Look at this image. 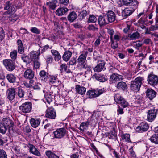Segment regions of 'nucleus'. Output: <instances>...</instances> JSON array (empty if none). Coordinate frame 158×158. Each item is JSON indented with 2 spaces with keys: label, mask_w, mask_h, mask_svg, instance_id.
Instances as JSON below:
<instances>
[{
  "label": "nucleus",
  "mask_w": 158,
  "mask_h": 158,
  "mask_svg": "<svg viewBox=\"0 0 158 158\" xmlns=\"http://www.w3.org/2000/svg\"><path fill=\"white\" fill-rule=\"evenodd\" d=\"M67 65L65 64H62L60 66V70L62 71H67Z\"/></svg>",
  "instance_id": "nucleus-60"
},
{
  "label": "nucleus",
  "mask_w": 158,
  "mask_h": 158,
  "mask_svg": "<svg viewBox=\"0 0 158 158\" xmlns=\"http://www.w3.org/2000/svg\"><path fill=\"white\" fill-rule=\"evenodd\" d=\"M40 54V51L39 49L37 51H31L29 54L30 59L31 61H34L37 60L38 59L39 56Z\"/></svg>",
  "instance_id": "nucleus-16"
},
{
  "label": "nucleus",
  "mask_w": 158,
  "mask_h": 158,
  "mask_svg": "<svg viewBox=\"0 0 158 158\" xmlns=\"http://www.w3.org/2000/svg\"><path fill=\"white\" fill-rule=\"evenodd\" d=\"M51 53L54 56V59L56 61H58L61 59V56L58 51L52 49L51 50Z\"/></svg>",
  "instance_id": "nucleus-22"
},
{
  "label": "nucleus",
  "mask_w": 158,
  "mask_h": 158,
  "mask_svg": "<svg viewBox=\"0 0 158 158\" xmlns=\"http://www.w3.org/2000/svg\"><path fill=\"white\" fill-rule=\"evenodd\" d=\"M10 56L11 59L15 60L17 57V52L16 50H14L11 52Z\"/></svg>",
  "instance_id": "nucleus-47"
},
{
  "label": "nucleus",
  "mask_w": 158,
  "mask_h": 158,
  "mask_svg": "<svg viewBox=\"0 0 158 158\" xmlns=\"http://www.w3.org/2000/svg\"><path fill=\"white\" fill-rule=\"evenodd\" d=\"M56 116L55 111L52 107L49 108L47 109L46 114V117L54 119Z\"/></svg>",
  "instance_id": "nucleus-14"
},
{
  "label": "nucleus",
  "mask_w": 158,
  "mask_h": 158,
  "mask_svg": "<svg viewBox=\"0 0 158 158\" xmlns=\"http://www.w3.org/2000/svg\"><path fill=\"white\" fill-rule=\"evenodd\" d=\"M151 141L156 144H158V135L154 134L150 138Z\"/></svg>",
  "instance_id": "nucleus-40"
},
{
  "label": "nucleus",
  "mask_w": 158,
  "mask_h": 158,
  "mask_svg": "<svg viewBox=\"0 0 158 158\" xmlns=\"http://www.w3.org/2000/svg\"><path fill=\"white\" fill-rule=\"evenodd\" d=\"M56 3L57 2L56 1L52 0L47 2L46 3V5L49 8L54 10L55 9Z\"/></svg>",
  "instance_id": "nucleus-30"
},
{
  "label": "nucleus",
  "mask_w": 158,
  "mask_h": 158,
  "mask_svg": "<svg viewBox=\"0 0 158 158\" xmlns=\"http://www.w3.org/2000/svg\"><path fill=\"white\" fill-rule=\"evenodd\" d=\"M108 33L110 35V39L112 38V37L113 36L114 34V31L113 30L111 29H108Z\"/></svg>",
  "instance_id": "nucleus-58"
},
{
  "label": "nucleus",
  "mask_w": 158,
  "mask_h": 158,
  "mask_svg": "<svg viewBox=\"0 0 158 158\" xmlns=\"http://www.w3.org/2000/svg\"><path fill=\"white\" fill-rule=\"evenodd\" d=\"M115 101L118 103L123 99V98L118 94H116L115 95L114 97Z\"/></svg>",
  "instance_id": "nucleus-45"
},
{
  "label": "nucleus",
  "mask_w": 158,
  "mask_h": 158,
  "mask_svg": "<svg viewBox=\"0 0 158 158\" xmlns=\"http://www.w3.org/2000/svg\"><path fill=\"white\" fill-rule=\"evenodd\" d=\"M7 129H8L7 128V127H6L2 124L0 126V133L2 134H5Z\"/></svg>",
  "instance_id": "nucleus-46"
},
{
  "label": "nucleus",
  "mask_w": 158,
  "mask_h": 158,
  "mask_svg": "<svg viewBox=\"0 0 158 158\" xmlns=\"http://www.w3.org/2000/svg\"><path fill=\"white\" fill-rule=\"evenodd\" d=\"M18 52L20 54H22L24 52V49L23 45L18 47Z\"/></svg>",
  "instance_id": "nucleus-56"
},
{
  "label": "nucleus",
  "mask_w": 158,
  "mask_h": 158,
  "mask_svg": "<svg viewBox=\"0 0 158 158\" xmlns=\"http://www.w3.org/2000/svg\"><path fill=\"white\" fill-rule=\"evenodd\" d=\"M2 124L6 127H7L9 131L13 130L14 124L12 121L9 119L8 118H3Z\"/></svg>",
  "instance_id": "nucleus-10"
},
{
  "label": "nucleus",
  "mask_w": 158,
  "mask_h": 158,
  "mask_svg": "<svg viewBox=\"0 0 158 158\" xmlns=\"http://www.w3.org/2000/svg\"><path fill=\"white\" fill-rule=\"evenodd\" d=\"M77 17V15L75 12L73 11L69 14L68 15L67 19L70 22H72L74 21Z\"/></svg>",
  "instance_id": "nucleus-26"
},
{
  "label": "nucleus",
  "mask_w": 158,
  "mask_h": 158,
  "mask_svg": "<svg viewBox=\"0 0 158 158\" xmlns=\"http://www.w3.org/2000/svg\"><path fill=\"white\" fill-rule=\"evenodd\" d=\"M16 6L14 4H12L10 1H8L6 2L4 7L5 10H9L11 12H15L16 11Z\"/></svg>",
  "instance_id": "nucleus-15"
},
{
  "label": "nucleus",
  "mask_w": 158,
  "mask_h": 158,
  "mask_svg": "<svg viewBox=\"0 0 158 158\" xmlns=\"http://www.w3.org/2000/svg\"><path fill=\"white\" fill-rule=\"evenodd\" d=\"M89 125V122L87 121L85 122H83L81 123L80 126V130L82 131H84L85 130H86Z\"/></svg>",
  "instance_id": "nucleus-33"
},
{
  "label": "nucleus",
  "mask_w": 158,
  "mask_h": 158,
  "mask_svg": "<svg viewBox=\"0 0 158 158\" xmlns=\"http://www.w3.org/2000/svg\"><path fill=\"white\" fill-rule=\"evenodd\" d=\"M17 94L18 97L20 98H22L23 97L24 95V92L22 89L19 88L18 89Z\"/></svg>",
  "instance_id": "nucleus-52"
},
{
  "label": "nucleus",
  "mask_w": 158,
  "mask_h": 158,
  "mask_svg": "<svg viewBox=\"0 0 158 158\" xmlns=\"http://www.w3.org/2000/svg\"><path fill=\"white\" fill-rule=\"evenodd\" d=\"M29 148L30 153L37 156H41V154L39 152L34 145L30 144Z\"/></svg>",
  "instance_id": "nucleus-18"
},
{
  "label": "nucleus",
  "mask_w": 158,
  "mask_h": 158,
  "mask_svg": "<svg viewBox=\"0 0 158 158\" xmlns=\"http://www.w3.org/2000/svg\"><path fill=\"white\" fill-rule=\"evenodd\" d=\"M48 81L50 84H54L55 86H58L61 84V82L59 80L57 75H49L48 77Z\"/></svg>",
  "instance_id": "nucleus-8"
},
{
  "label": "nucleus",
  "mask_w": 158,
  "mask_h": 158,
  "mask_svg": "<svg viewBox=\"0 0 158 158\" xmlns=\"http://www.w3.org/2000/svg\"><path fill=\"white\" fill-rule=\"evenodd\" d=\"M98 23L100 26L105 25L109 23L106 15H101L99 16Z\"/></svg>",
  "instance_id": "nucleus-12"
},
{
  "label": "nucleus",
  "mask_w": 158,
  "mask_h": 158,
  "mask_svg": "<svg viewBox=\"0 0 158 158\" xmlns=\"http://www.w3.org/2000/svg\"><path fill=\"white\" fill-rule=\"evenodd\" d=\"M88 28L90 30L95 31L97 30L98 29L95 27L93 25H90L88 27Z\"/></svg>",
  "instance_id": "nucleus-63"
},
{
  "label": "nucleus",
  "mask_w": 158,
  "mask_h": 158,
  "mask_svg": "<svg viewBox=\"0 0 158 158\" xmlns=\"http://www.w3.org/2000/svg\"><path fill=\"white\" fill-rule=\"evenodd\" d=\"M97 20V19L94 15H91L89 18L88 22L90 23H94L96 22Z\"/></svg>",
  "instance_id": "nucleus-44"
},
{
  "label": "nucleus",
  "mask_w": 158,
  "mask_h": 158,
  "mask_svg": "<svg viewBox=\"0 0 158 158\" xmlns=\"http://www.w3.org/2000/svg\"><path fill=\"white\" fill-rule=\"evenodd\" d=\"M118 104L123 108L126 107L129 105L128 103L123 98L122 99Z\"/></svg>",
  "instance_id": "nucleus-42"
},
{
  "label": "nucleus",
  "mask_w": 158,
  "mask_h": 158,
  "mask_svg": "<svg viewBox=\"0 0 158 158\" xmlns=\"http://www.w3.org/2000/svg\"><path fill=\"white\" fill-rule=\"evenodd\" d=\"M156 92L153 90L151 89H148L146 91V95L150 100L152 99L156 96Z\"/></svg>",
  "instance_id": "nucleus-21"
},
{
  "label": "nucleus",
  "mask_w": 158,
  "mask_h": 158,
  "mask_svg": "<svg viewBox=\"0 0 158 158\" xmlns=\"http://www.w3.org/2000/svg\"><path fill=\"white\" fill-rule=\"evenodd\" d=\"M132 13V11L130 9L126 8L122 11V15L125 18L130 15Z\"/></svg>",
  "instance_id": "nucleus-37"
},
{
  "label": "nucleus",
  "mask_w": 158,
  "mask_h": 158,
  "mask_svg": "<svg viewBox=\"0 0 158 158\" xmlns=\"http://www.w3.org/2000/svg\"><path fill=\"white\" fill-rule=\"evenodd\" d=\"M105 63L103 61H99L97 65L94 68L95 72H99L102 70L104 68Z\"/></svg>",
  "instance_id": "nucleus-23"
},
{
  "label": "nucleus",
  "mask_w": 158,
  "mask_h": 158,
  "mask_svg": "<svg viewBox=\"0 0 158 158\" xmlns=\"http://www.w3.org/2000/svg\"><path fill=\"white\" fill-rule=\"evenodd\" d=\"M68 9L66 7H63L58 8L56 11V14L58 16L63 15L66 14Z\"/></svg>",
  "instance_id": "nucleus-19"
},
{
  "label": "nucleus",
  "mask_w": 158,
  "mask_h": 158,
  "mask_svg": "<svg viewBox=\"0 0 158 158\" xmlns=\"http://www.w3.org/2000/svg\"><path fill=\"white\" fill-rule=\"evenodd\" d=\"M115 3L116 5L118 6H121L124 4L123 0H116Z\"/></svg>",
  "instance_id": "nucleus-55"
},
{
  "label": "nucleus",
  "mask_w": 158,
  "mask_h": 158,
  "mask_svg": "<svg viewBox=\"0 0 158 158\" xmlns=\"http://www.w3.org/2000/svg\"><path fill=\"white\" fill-rule=\"evenodd\" d=\"M53 95L50 93H46L45 94V102L46 101L48 103H50L52 101Z\"/></svg>",
  "instance_id": "nucleus-32"
},
{
  "label": "nucleus",
  "mask_w": 158,
  "mask_h": 158,
  "mask_svg": "<svg viewBox=\"0 0 158 158\" xmlns=\"http://www.w3.org/2000/svg\"><path fill=\"white\" fill-rule=\"evenodd\" d=\"M86 69H87V71H85V77L89 78L91 76V68L89 66H88L87 68Z\"/></svg>",
  "instance_id": "nucleus-43"
},
{
  "label": "nucleus",
  "mask_w": 158,
  "mask_h": 158,
  "mask_svg": "<svg viewBox=\"0 0 158 158\" xmlns=\"http://www.w3.org/2000/svg\"><path fill=\"white\" fill-rule=\"evenodd\" d=\"M31 103L26 102L22 104L19 107V110L22 112L27 113H29L31 109Z\"/></svg>",
  "instance_id": "nucleus-4"
},
{
  "label": "nucleus",
  "mask_w": 158,
  "mask_h": 158,
  "mask_svg": "<svg viewBox=\"0 0 158 158\" xmlns=\"http://www.w3.org/2000/svg\"><path fill=\"white\" fill-rule=\"evenodd\" d=\"M21 58L24 62L27 63L30 62L29 57L27 56L23 55L22 56Z\"/></svg>",
  "instance_id": "nucleus-51"
},
{
  "label": "nucleus",
  "mask_w": 158,
  "mask_h": 158,
  "mask_svg": "<svg viewBox=\"0 0 158 158\" xmlns=\"http://www.w3.org/2000/svg\"><path fill=\"white\" fill-rule=\"evenodd\" d=\"M6 95L8 99L10 101H12L15 98V90L14 88H10L6 91Z\"/></svg>",
  "instance_id": "nucleus-13"
},
{
  "label": "nucleus",
  "mask_w": 158,
  "mask_h": 158,
  "mask_svg": "<svg viewBox=\"0 0 158 158\" xmlns=\"http://www.w3.org/2000/svg\"><path fill=\"white\" fill-rule=\"evenodd\" d=\"M158 110L153 108L149 110L148 112L147 119L149 122H152L156 117Z\"/></svg>",
  "instance_id": "nucleus-5"
},
{
  "label": "nucleus",
  "mask_w": 158,
  "mask_h": 158,
  "mask_svg": "<svg viewBox=\"0 0 158 158\" xmlns=\"http://www.w3.org/2000/svg\"><path fill=\"white\" fill-rule=\"evenodd\" d=\"M46 155L48 158H59V156L50 151L48 150L45 152Z\"/></svg>",
  "instance_id": "nucleus-34"
},
{
  "label": "nucleus",
  "mask_w": 158,
  "mask_h": 158,
  "mask_svg": "<svg viewBox=\"0 0 158 158\" xmlns=\"http://www.w3.org/2000/svg\"><path fill=\"white\" fill-rule=\"evenodd\" d=\"M87 54V52H85L84 53L81 55L77 60V61L78 63L77 66L81 68L86 69L88 67V65L85 63Z\"/></svg>",
  "instance_id": "nucleus-2"
},
{
  "label": "nucleus",
  "mask_w": 158,
  "mask_h": 158,
  "mask_svg": "<svg viewBox=\"0 0 158 158\" xmlns=\"http://www.w3.org/2000/svg\"><path fill=\"white\" fill-rule=\"evenodd\" d=\"M31 86H33V88L35 89L39 90L40 89V84H37L34 85H31Z\"/></svg>",
  "instance_id": "nucleus-64"
},
{
  "label": "nucleus",
  "mask_w": 158,
  "mask_h": 158,
  "mask_svg": "<svg viewBox=\"0 0 158 158\" xmlns=\"http://www.w3.org/2000/svg\"><path fill=\"white\" fill-rule=\"evenodd\" d=\"M39 74L40 76L41 79L42 80H44L48 76V73H46L44 70H42L40 72Z\"/></svg>",
  "instance_id": "nucleus-41"
},
{
  "label": "nucleus",
  "mask_w": 158,
  "mask_h": 158,
  "mask_svg": "<svg viewBox=\"0 0 158 158\" xmlns=\"http://www.w3.org/2000/svg\"><path fill=\"white\" fill-rule=\"evenodd\" d=\"M0 158H7V155L5 151L0 149Z\"/></svg>",
  "instance_id": "nucleus-49"
},
{
  "label": "nucleus",
  "mask_w": 158,
  "mask_h": 158,
  "mask_svg": "<svg viewBox=\"0 0 158 158\" xmlns=\"http://www.w3.org/2000/svg\"><path fill=\"white\" fill-rule=\"evenodd\" d=\"M75 89L76 92L81 95L85 94L86 91V89L85 87L78 85L76 86Z\"/></svg>",
  "instance_id": "nucleus-24"
},
{
  "label": "nucleus",
  "mask_w": 158,
  "mask_h": 158,
  "mask_svg": "<svg viewBox=\"0 0 158 158\" xmlns=\"http://www.w3.org/2000/svg\"><path fill=\"white\" fill-rule=\"evenodd\" d=\"M31 126L34 128H36L40 125V119H35L31 118L30 121Z\"/></svg>",
  "instance_id": "nucleus-25"
},
{
  "label": "nucleus",
  "mask_w": 158,
  "mask_h": 158,
  "mask_svg": "<svg viewBox=\"0 0 158 158\" xmlns=\"http://www.w3.org/2000/svg\"><path fill=\"white\" fill-rule=\"evenodd\" d=\"M106 89H105L104 88L98 89L95 90L97 94V97L104 93L106 91Z\"/></svg>",
  "instance_id": "nucleus-48"
},
{
  "label": "nucleus",
  "mask_w": 158,
  "mask_h": 158,
  "mask_svg": "<svg viewBox=\"0 0 158 158\" xmlns=\"http://www.w3.org/2000/svg\"><path fill=\"white\" fill-rule=\"evenodd\" d=\"M40 66V63L38 61V60L34 61V66L36 69L39 68Z\"/></svg>",
  "instance_id": "nucleus-59"
},
{
  "label": "nucleus",
  "mask_w": 158,
  "mask_h": 158,
  "mask_svg": "<svg viewBox=\"0 0 158 158\" xmlns=\"http://www.w3.org/2000/svg\"><path fill=\"white\" fill-rule=\"evenodd\" d=\"M111 47L114 49L117 48L118 46V44L117 43L118 42L115 41L114 40H111Z\"/></svg>",
  "instance_id": "nucleus-53"
},
{
  "label": "nucleus",
  "mask_w": 158,
  "mask_h": 158,
  "mask_svg": "<svg viewBox=\"0 0 158 158\" xmlns=\"http://www.w3.org/2000/svg\"><path fill=\"white\" fill-rule=\"evenodd\" d=\"M123 79L122 76L117 73H113L110 76V83H116L118 81H121Z\"/></svg>",
  "instance_id": "nucleus-9"
},
{
  "label": "nucleus",
  "mask_w": 158,
  "mask_h": 158,
  "mask_svg": "<svg viewBox=\"0 0 158 158\" xmlns=\"http://www.w3.org/2000/svg\"><path fill=\"white\" fill-rule=\"evenodd\" d=\"M31 30L32 32L36 34H39L40 31V30L35 27L31 28Z\"/></svg>",
  "instance_id": "nucleus-54"
},
{
  "label": "nucleus",
  "mask_w": 158,
  "mask_h": 158,
  "mask_svg": "<svg viewBox=\"0 0 158 158\" xmlns=\"http://www.w3.org/2000/svg\"><path fill=\"white\" fill-rule=\"evenodd\" d=\"M121 136L122 140L123 141L127 142H130V141L129 134H121Z\"/></svg>",
  "instance_id": "nucleus-39"
},
{
  "label": "nucleus",
  "mask_w": 158,
  "mask_h": 158,
  "mask_svg": "<svg viewBox=\"0 0 158 158\" xmlns=\"http://www.w3.org/2000/svg\"><path fill=\"white\" fill-rule=\"evenodd\" d=\"M66 132V130L64 128L57 129L53 132L54 137L58 139L63 138L65 135Z\"/></svg>",
  "instance_id": "nucleus-3"
},
{
  "label": "nucleus",
  "mask_w": 158,
  "mask_h": 158,
  "mask_svg": "<svg viewBox=\"0 0 158 158\" xmlns=\"http://www.w3.org/2000/svg\"><path fill=\"white\" fill-rule=\"evenodd\" d=\"M72 55V52L69 51H66L63 55L62 58L65 61H68L70 59Z\"/></svg>",
  "instance_id": "nucleus-29"
},
{
  "label": "nucleus",
  "mask_w": 158,
  "mask_h": 158,
  "mask_svg": "<svg viewBox=\"0 0 158 158\" xmlns=\"http://www.w3.org/2000/svg\"><path fill=\"white\" fill-rule=\"evenodd\" d=\"M4 37V34L3 30H2L0 32V42L3 39Z\"/></svg>",
  "instance_id": "nucleus-62"
},
{
  "label": "nucleus",
  "mask_w": 158,
  "mask_h": 158,
  "mask_svg": "<svg viewBox=\"0 0 158 158\" xmlns=\"http://www.w3.org/2000/svg\"><path fill=\"white\" fill-rule=\"evenodd\" d=\"M3 64L7 70L10 71H13L15 69L14 62L10 59L3 60Z\"/></svg>",
  "instance_id": "nucleus-6"
},
{
  "label": "nucleus",
  "mask_w": 158,
  "mask_h": 158,
  "mask_svg": "<svg viewBox=\"0 0 158 158\" xmlns=\"http://www.w3.org/2000/svg\"><path fill=\"white\" fill-rule=\"evenodd\" d=\"M149 127L148 124L142 122L136 129V131L138 132H143L147 131Z\"/></svg>",
  "instance_id": "nucleus-11"
},
{
  "label": "nucleus",
  "mask_w": 158,
  "mask_h": 158,
  "mask_svg": "<svg viewBox=\"0 0 158 158\" xmlns=\"http://www.w3.org/2000/svg\"><path fill=\"white\" fill-rule=\"evenodd\" d=\"M143 77H137L134 81L130 83V88L131 90L135 92H137L140 89L142 81L143 80Z\"/></svg>",
  "instance_id": "nucleus-1"
},
{
  "label": "nucleus",
  "mask_w": 158,
  "mask_h": 158,
  "mask_svg": "<svg viewBox=\"0 0 158 158\" xmlns=\"http://www.w3.org/2000/svg\"><path fill=\"white\" fill-rule=\"evenodd\" d=\"M94 76L95 78L100 82H104L107 80L105 76L102 74H96Z\"/></svg>",
  "instance_id": "nucleus-28"
},
{
  "label": "nucleus",
  "mask_w": 158,
  "mask_h": 158,
  "mask_svg": "<svg viewBox=\"0 0 158 158\" xmlns=\"http://www.w3.org/2000/svg\"><path fill=\"white\" fill-rule=\"evenodd\" d=\"M69 0H59V3L60 4L67 5L69 3Z\"/></svg>",
  "instance_id": "nucleus-57"
},
{
  "label": "nucleus",
  "mask_w": 158,
  "mask_h": 158,
  "mask_svg": "<svg viewBox=\"0 0 158 158\" xmlns=\"http://www.w3.org/2000/svg\"><path fill=\"white\" fill-rule=\"evenodd\" d=\"M125 77L128 79H130L132 77L131 74L129 71H128L126 73H125Z\"/></svg>",
  "instance_id": "nucleus-61"
},
{
  "label": "nucleus",
  "mask_w": 158,
  "mask_h": 158,
  "mask_svg": "<svg viewBox=\"0 0 158 158\" xmlns=\"http://www.w3.org/2000/svg\"><path fill=\"white\" fill-rule=\"evenodd\" d=\"M24 76L26 78L32 79L34 77L33 72L31 69H27L24 73Z\"/></svg>",
  "instance_id": "nucleus-20"
},
{
  "label": "nucleus",
  "mask_w": 158,
  "mask_h": 158,
  "mask_svg": "<svg viewBox=\"0 0 158 158\" xmlns=\"http://www.w3.org/2000/svg\"><path fill=\"white\" fill-rule=\"evenodd\" d=\"M121 37V34L119 32H117L114 34V35L110 39L111 40H114L115 41L118 42L120 40Z\"/></svg>",
  "instance_id": "nucleus-38"
},
{
  "label": "nucleus",
  "mask_w": 158,
  "mask_h": 158,
  "mask_svg": "<svg viewBox=\"0 0 158 158\" xmlns=\"http://www.w3.org/2000/svg\"><path fill=\"white\" fill-rule=\"evenodd\" d=\"M109 23H111L115 21L116 15L112 11H109L106 14Z\"/></svg>",
  "instance_id": "nucleus-17"
},
{
  "label": "nucleus",
  "mask_w": 158,
  "mask_h": 158,
  "mask_svg": "<svg viewBox=\"0 0 158 158\" xmlns=\"http://www.w3.org/2000/svg\"><path fill=\"white\" fill-rule=\"evenodd\" d=\"M147 81L148 84L155 86L158 84V77L156 75L150 74L148 76Z\"/></svg>",
  "instance_id": "nucleus-7"
},
{
  "label": "nucleus",
  "mask_w": 158,
  "mask_h": 158,
  "mask_svg": "<svg viewBox=\"0 0 158 158\" xmlns=\"http://www.w3.org/2000/svg\"><path fill=\"white\" fill-rule=\"evenodd\" d=\"M140 35V34L138 32H134L132 34L128 35V36L130 38V40H135L138 39Z\"/></svg>",
  "instance_id": "nucleus-35"
},
{
  "label": "nucleus",
  "mask_w": 158,
  "mask_h": 158,
  "mask_svg": "<svg viewBox=\"0 0 158 158\" xmlns=\"http://www.w3.org/2000/svg\"><path fill=\"white\" fill-rule=\"evenodd\" d=\"M87 95L89 98H92L97 97L95 90H89L87 92Z\"/></svg>",
  "instance_id": "nucleus-31"
},
{
  "label": "nucleus",
  "mask_w": 158,
  "mask_h": 158,
  "mask_svg": "<svg viewBox=\"0 0 158 158\" xmlns=\"http://www.w3.org/2000/svg\"><path fill=\"white\" fill-rule=\"evenodd\" d=\"M6 78L10 83H15L16 77L12 74H8L6 76Z\"/></svg>",
  "instance_id": "nucleus-36"
},
{
  "label": "nucleus",
  "mask_w": 158,
  "mask_h": 158,
  "mask_svg": "<svg viewBox=\"0 0 158 158\" xmlns=\"http://www.w3.org/2000/svg\"><path fill=\"white\" fill-rule=\"evenodd\" d=\"M142 98L140 96H138L136 97L135 101L134 103L135 104H137L138 105L137 106H138L142 102Z\"/></svg>",
  "instance_id": "nucleus-50"
},
{
  "label": "nucleus",
  "mask_w": 158,
  "mask_h": 158,
  "mask_svg": "<svg viewBox=\"0 0 158 158\" xmlns=\"http://www.w3.org/2000/svg\"><path fill=\"white\" fill-rule=\"evenodd\" d=\"M117 88L119 89L125 90L127 89V85L125 82L121 81L118 82L117 84Z\"/></svg>",
  "instance_id": "nucleus-27"
}]
</instances>
